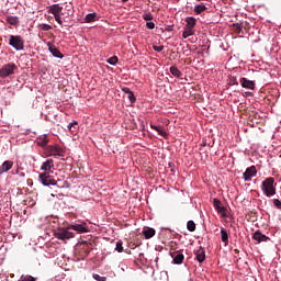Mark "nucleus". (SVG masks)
Masks as SVG:
<instances>
[{
    "label": "nucleus",
    "instance_id": "nucleus-34",
    "mask_svg": "<svg viewBox=\"0 0 281 281\" xmlns=\"http://www.w3.org/2000/svg\"><path fill=\"white\" fill-rule=\"evenodd\" d=\"M127 98H128L131 104H135V102L137 101V98H135V93H133V92L127 93Z\"/></svg>",
    "mask_w": 281,
    "mask_h": 281
},
{
    "label": "nucleus",
    "instance_id": "nucleus-44",
    "mask_svg": "<svg viewBox=\"0 0 281 281\" xmlns=\"http://www.w3.org/2000/svg\"><path fill=\"white\" fill-rule=\"evenodd\" d=\"M123 91H124V93H132L133 92V91H131L130 88H123Z\"/></svg>",
    "mask_w": 281,
    "mask_h": 281
},
{
    "label": "nucleus",
    "instance_id": "nucleus-21",
    "mask_svg": "<svg viewBox=\"0 0 281 281\" xmlns=\"http://www.w3.org/2000/svg\"><path fill=\"white\" fill-rule=\"evenodd\" d=\"M155 234H156L155 228L147 227L143 231V236H145L146 240H150V238H153Z\"/></svg>",
    "mask_w": 281,
    "mask_h": 281
},
{
    "label": "nucleus",
    "instance_id": "nucleus-33",
    "mask_svg": "<svg viewBox=\"0 0 281 281\" xmlns=\"http://www.w3.org/2000/svg\"><path fill=\"white\" fill-rule=\"evenodd\" d=\"M124 243H122V240L116 241V246H115V251H117L119 254H122V251H124Z\"/></svg>",
    "mask_w": 281,
    "mask_h": 281
},
{
    "label": "nucleus",
    "instance_id": "nucleus-1",
    "mask_svg": "<svg viewBox=\"0 0 281 281\" xmlns=\"http://www.w3.org/2000/svg\"><path fill=\"white\" fill-rule=\"evenodd\" d=\"M277 187L278 183L276 182V178L268 177L261 182L260 190L263 196H267V199H271V196H276L277 194Z\"/></svg>",
    "mask_w": 281,
    "mask_h": 281
},
{
    "label": "nucleus",
    "instance_id": "nucleus-26",
    "mask_svg": "<svg viewBox=\"0 0 281 281\" xmlns=\"http://www.w3.org/2000/svg\"><path fill=\"white\" fill-rule=\"evenodd\" d=\"M95 19H98V13H95V12L88 13V14L85 16V21H86L87 23H93V21H95Z\"/></svg>",
    "mask_w": 281,
    "mask_h": 281
},
{
    "label": "nucleus",
    "instance_id": "nucleus-19",
    "mask_svg": "<svg viewBox=\"0 0 281 281\" xmlns=\"http://www.w3.org/2000/svg\"><path fill=\"white\" fill-rule=\"evenodd\" d=\"M195 258L198 260V262H205V249H203V247H200L196 251H195Z\"/></svg>",
    "mask_w": 281,
    "mask_h": 281
},
{
    "label": "nucleus",
    "instance_id": "nucleus-38",
    "mask_svg": "<svg viewBox=\"0 0 281 281\" xmlns=\"http://www.w3.org/2000/svg\"><path fill=\"white\" fill-rule=\"evenodd\" d=\"M272 203H273L274 207H277V210H281V201H280V199H273Z\"/></svg>",
    "mask_w": 281,
    "mask_h": 281
},
{
    "label": "nucleus",
    "instance_id": "nucleus-30",
    "mask_svg": "<svg viewBox=\"0 0 281 281\" xmlns=\"http://www.w3.org/2000/svg\"><path fill=\"white\" fill-rule=\"evenodd\" d=\"M228 85L229 87H238V79L235 76H231L228 78Z\"/></svg>",
    "mask_w": 281,
    "mask_h": 281
},
{
    "label": "nucleus",
    "instance_id": "nucleus-6",
    "mask_svg": "<svg viewBox=\"0 0 281 281\" xmlns=\"http://www.w3.org/2000/svg\"><path fill=\"white\" fill-rule=\"evenodd\" d=\"M69 229L71 228H59L55 232V238L57 240H70V238H74V233H71Z\"/></svg>",
    "mask_w": 281,
    "mask_h": 281
},
{
    "label": "nucleus",
    "instance_id": "nucleus-40",
    "mask_svg": "<svg viewBox=\"0 0 281 281\" xmlns=\"http://www.w3.org/2000/svg\"><path fill=\"white\" fill-rule=\"evenodd\" d=\"M146 27H147V30H155V22H153V21L147 22Z\"/></svg>",
    "mask_w": 281,
    "mask_h": 281
},
{
    "label": "nucleus",
    "instance_id": "nucleus-14",
    "mask_svg": "<svg viewBox=\"0 0 281 281\" xmlns=\"http://www.w3.org/2000/svg\"><path fill=\"white\" fill-rule=\"evenodd\" d=\"M52 168H54V159L52 158L46 159L41 166V170L44 172H52Z\"/></svg>",
    "mask_w": 281,
    "mask_h": 281
},
{
    "label": "nucleus",
    "instance_id": "nucleus-11",
    "mask_svg": "<svg viewBox=\"0 0 281 281\" xmlns=\"http://www.w3.org/2000/svg\"><path fill=\"white\" fill-rule=\"evenodd\" d=\"M213 206L215 207L217 214H222V216L225 218L227 214H225V206L221 203V200L213 199Z\"/></svg>",
    "mask_w": 281,
    "mask_h": 281
},
{
    "label": "nucleus",
    "instance_id": "nucleus-18",
    "mask_svg": "<svg viewBox=\"0 0 281 281\" xmlns=\"http://www.w3.org/2000/svg\"><path fill=\"white\" fill-rule=\"evenodd\" d=\"M37 146L41 148H46L47 144H49V139H47V134L40 135L36 140Z\"/></svg>",
    "mask_w": 281,
    "mask_h": 281
},
{
    "label": "nucleus",
    "instance_id": "nucleus-42",
    "mask_svg": "<svg viewBox=\"0 0 281 281\" xmlns=\"http://www.w3.org/2000/svg\"><path fill=\"white\" fill-rule=\"evenodd\" d=\"M243 179H244V181H251L250 176H248V175L246 173V171L243 173Z\"/></svg>",
    "mask_w": 281,
    "mask_h": 281
},
{
    "label": "nucleus",
    "instance_id": "nucleus-16",
    "mask_svg": "<svg viewBox=\"0 0 281 281\" xmlns=\"http://www.w3.org/2000/svg\"><path fill=\"white\" fill-rule=\"evenodd\" d=\"M186 29L194 31V27H196V18L194 16H188L186 18Z\"/></svg>",
    "mask_w": 281,
    "mask_h": 281
},
{
    "label": "nucleus",
    "instance_id": "nucleus-25",
    "mask_svg": "<svg viewBox=\"0 0 281 281\" xmlns=\"http://www.w3.org/2000/svg\"><path fill=\"white\" fill-rule=\"evenodd\" d=\"M193 10H194L195 14H203V12H205V10H207V7H205V4H203V3H201V4H196Z\"/></svg>",
    "mask_w": 281,
    "mask_h": 281
},
{
    "label": "nucleus",
    "instance_id": "nucleus-31",
    "mask_svg": "<svg viewBox=\"0 0 281 281\" xmlns=\"http://www.w3.org/2000/svg\"><path fill=\"white\" fill-rule=\"evenodd\" d=\"M18 281H36V278L30 274H22Z\"/></svg>",
    "mask_w": 281,
    "mask_h": 281
},
{
    "label": "nucleus",
    "instance_id": "nucleus-9",
    "mask_svg": "<svg viewBox=\"0 0 281 281\" xmlns=\"http://www.w3.org/2000/svg\"><path fill=\"white\" fill-rule=\"evenodd\" d=\"M48 14H53V16L61 14L63 13V5L60 3L52 4L47 7Z\"/></svg>",
    "mask_w": 281,
    "mask_h": 281
},
{
    "label": "nucleus",
    "instance_id": "nucleus-32",
    "mask_svg": "<svg viewBox=\"0 0 281 281\" xmlns=\"http://www.w3.org/2000/svg\"><path fill=\"white\" fill-rule=\"evenodd\" d=\"M117 60H119L117 56H112L109 59H106V63L108 65H112L113 67H115V65H117Z\"/></svg>",
    "mask_w": 281,
    "mask_h": 281
},
{
    "label": "nucleus",
    "instance_id": "nucleus-12",
    "mask_svg": "<svg viewBox=\"0 0 281 281\" xmlns=\"http://www.w3.org/2000/svg\"><path fill=\"white\" fill-rule=\"evenodd\" d=\"M254 240L257 243H267L271 240L267 235L262 234L260 231H256L252 235Z\"/></svg>",
    "mask_w": 281,
    "mask_h": 281
},
{
    "label": "nucleus",
    "instance_id": "nucleus-35",
    "mask_svg": "<svg viewBox=\"0 0 281 281\" xmlns=\"http://www.w3.org/2000/svg\"><path fill=\"white\" fill-rule=\"evenodd\" d=\"M143 19H144V21H153V19H154L153 13H150V12L144 13Z\"/></svg>",
    "mask_w": 281,
    "mask_h": 281
},
{
    "label": "nucleus",
    "instance_id": "nucleus-17",
    "mask_svg": "<svg viewBox=\"0 0 281 281\" xmlns=\"http://www.w3.org/2000/svg\"><path fill=\"white\" fill-rule=\"evenodd\" d=\"M150 128H153V131H156V133H158V135H160V137H164L165 139L168 137V133L161 125H153L151 124Z\"/></svg>",
    "mask_w": 281,
    "mask_h": 281
},
{
    "label": "nucleus",
    "instance_id": "nucleus-3",
    "mask_svg": "<svg viewBox=\"0 0 281 281\" xmlns=\"http://www.w3.org/2000/svg\"><path fill=\"white\" fill-rule=\"evenodd\" d=\"M9 45L15 49V52H23L25 48V42L21 35H10Z\"/></svg>",
    "mask_w": 281,
    "mask_h": 281
},
{
    "label": "nucleus",
    "instance_id": "nucleus-45",
    "mask_svg": "<svg viewBox=\"0 0 281 281\" xmlns=\"http://www.w3.org/2000/svg\"><path fill=\"white\" fill-rule=\"evenodd\" d=\"M245 95H246L247 98H251V95H254V93H252V92H249V91H246V92H245Z\"/></svg>",
    "mask_w": 281,
    "mask_h": 281
},
{
    "label": "nucleus",
    "instance_id": "nucleus-15",
    "mask_svg": "<svg viewBox=\"0 0 281 281\" xmlns=\"http://www.w3.org/2000/svg\"><path fill=\"white\" fill-rule=\"evenodd\" d=\"M171 258H173V265H182L183 260L186 259V256L181 252H170Z\"/></svg>",
    "mask_w": 281,
    "mask_h": 281
},
{
    "label": "nucleus",
    "instance_id": "nucleus-36",
    "mask_svg": "<svg viewBox=\"0 0 281 281\" xmlns=\"http://www.w3.org/2000/svg\"><path fill=\"white\" fill-rule=\"evenodd\" d=\"M54 19H55L56 23H58V25H60V27H63V15L61 14L54 15Z\"/></svg>",
    "mask_w": 281,
    "mask_h": 281
},
{
    "label": "nucleus",
    "instance_id": "nucleus-29",
    "mask_svg": "<svg viewBox=\"0 0 281 281\" xmlns=\"http://www.w3.org/2000/svg\"><path fill=\"white\" fill-rule=\"evenodd\" d=\"M190 36H194V31L184 27L182 38H190Z\"/></svg>",
    "mask_w": 281,
    "mask_h": 281
},
{
    "label": "nucleus",
    "instance_id": "nucleus-2",
    "mask_svg": "<svg viewBox=\"0 0 281 281\" xmlns=\"http://www.w3.org/2000/svg\"><path fill=\"white\" fill-rule=\"evenodd\" d=\"M44 155H46V157L60 159V157H65V149H63V147H60L58 144L48 145L44 149Z\"/></svg>",
    "mask_w": 281,
    "mask_h": 281
},
{
    "label": "nucleus",
    "instance_id": "nucleus-24",
    "mask_svg": "<svg viewBox=\"0 0 281 281\" xmlns=\"http://www.w3.org/2000/svg\"><path fill=\"white\" fill-rule=\"evenodd\" d=\"M245 172L247 173L248 177H250V179L252 177H256V175H258V170L256 169V166L248 167Z\"/></svg>",
    "mask_w": 281,
    "mask_h": 281
},
{
    "label": "nucleus",
    "instance_id": "nucleus-10",
    "mask_svg": "<svg viewBox=\"0 0 281 281\" xmlns=\"http://www.w3.org/2000/svg\"><path fill=\"white\" fill-rule=\"evenodd\" d=\"M240 85H241L243 89H250L251 91H254V89H256V81L249 80L245 77H243L240 79Z\"/></svg>",
    "mask_w": 281,
    "mask_h": 281
},
{
    "label": "nucleus",
    "instance_id": "nucleus-4",
    "mask_svg": "<svg viewBox=\"0 0 281 281\" xmlns=\"http://www.w3.org/2000/svg\"><path fill=\"white\" fill-rule=\"evenodd\" d=\"M19 67L14 63H9L3 65L0 68V78H10V76H14V71H16Z\"/></svg>",
    "mask_w": 281,
    "mask_h": 281
},
{
    "label": "nucleus",
    "instance_id": "nucleus-20",
    "mask_svg": "<svg viewBox=\"0 0 281 281\" xmlns=\"http://www.w3.org/2000/svg\"><path fill=\"white\" fill-rule=\"evenodd\" d=\"M7 23H9V25H13L16 27V25H19V23H21V21L19 20V16L16 15H8L5 18Z\"/></svg>",
    "mask_w": 281,
    "mask_h": 281
},
{
    "label": "nucleus",
    "instance_id": "nucleus-5",
    "mask_svg": "<svg viewBox=\"0 0 281 281\" xmlns=\"http://www.w3.org/2000/svg\"><path fill=\"white\" fill-rule=\"evenodd\" d=\"M38 180L42 186H45L47 188H49V186H57V182L55 181L54 177L49 175V171H44L43 173H40Z\"/></svg>",
    "mask_w": 281,
    "mask_h": 281
},
{
    "label": "nucleus",
    "instance_id": "nucleus-22",
    "mask_svg": "<svg viewBox=\"0 0 281 281\" xmlns=\"http://www.w3.org/2000/svg\"><path fill=\"white\" fill-rule=\"evenodd\" d=\"M221 236H222V243H224L225 246L229 245V234H227V229L222 227Z\"/></svg>",
    "mask_w": 281,
    "mask_h": 281
},
{
    "label": "nucleus",
    "instance_id": "nucleus-37",
    "mask_svg": "<svg viewBox=\"0 0 281 281\" xmlns=\"http://www.w3.org/2000/svg\"><path fill=\"white\" fill-rule=\"evenodd\" d=\"M92 278H93V280H97V281H106V277H102L98 273H93Z\"/></svg>",
    "mask_w": 281,
    "mask_h": 281
},
{
    "label": "nucleus",
    "instance_id": "nucleus-8",
    "mask_svg": "<svg viewBox=\"0 0 281 281\" xmlns=\"http://www.w3.org/2000/svg\"><path fill=\"white\" fill-rule=\"evenodd\" d=\"M48 52L54 56V58H65V55L60 53V50L56 47V45L52 44V42L47 43Z\"/></svg>",
    "mask_w": 281,
    "mask_h": 281
},
{
    "label": "nucleus",
    "instance_id": "nucleus-39",
    "mask_svg": "<svg viewBox=\"0 0 281 281\" xmlns=\"http://www.w3.org/2000/svg\"><path fill=\"white\" fill-rule=\"evenodd\" d=\"M153 49H154V52L161 53V52H164V46H162V45H159V46L154 45V46H153Z\"/></svg>",
    "mask_w": 281,
    "mask_h": 281
},
{
    "label": "nucleus",
    "instance_id": "nucleus-23",
    "mask_svg": "<svg viewBox=\"0 0 281 281\" xmlns=\"http://www.w3.org/2000/svg\"><path fill=\"white\" fill-rule=\"evenodd\" d=\"M170 74L175 76V78H181L183 76V72L177 68V66H171L169 69Z\"/></svg>",
    "mask_w": 281,
    "mask_h": 281
},
{
    "label": "nucleus",
    "instance_id": "nucleus-41",
    "mask_svg": "<svg viewBox=\"0 0 281 281\" xmlns=\"http://www.w3.org/2000/svg\"><path fill=\"white\" fill-rule=\"evenodd\" d=\"M42 30H43L44 32H49V30H52V25H49V24H43Z\"/></svg>",
    "mask_w": 281,
    "mask_h": 281
},
{
    "label": "nucleus",
    "instance_id": "nucleus-7",
    "mask_svg": "<svg viewBox=\"0 0 281 281\" xmlns=\"http://www.w3.org/2000/svg\"><path fill=\"white\" fill-rule=\"evenodd\" d=\"M68 229H72L74 232H77V234H87L89 232V226H87V223H72L68 226Z\"/></svg>",
    "mask_w": 281,
    "mask_h": 281
},
{
    "label": "nucleus",
    "instance_id": "nucleus-13",
    "mask_svg": "<svg viewBox=\"0 0 281 281\" xmlns=\"http://www.w3.org/2000/svg\"><path fill=\"white\" fill-rule=\"evenodd\" d=\"M14 166V161L12 160H5L0 166V175H4V172H9V170H12V167Z\"/></svg>",
    "mask_w": 281,
    "mask_h": 281
},
{
    "label": "nucleus",
    "instance_id": "nucleus-46",
    "mask_svg": "<svg viewBox=\"0 0 281 281\" xmlns=\"http://www.w3.org/2000/svg\"><path fill=\"white\" fill-rule=\"evenodd\" d=\"M16 175H18V177H22V178L25 177V172H19L18 171Z\"/></svg>",
    "mask_w": 281,
    "mask_h": 281
},
{
    "label": "nucleus",
    "instance_id": "nucleus-27",
    "mask_svg": "<svg viewBox=\"0 0 281 281\" xmlns=\"http://www.w3.org/2000/svg\"><path fill=\"white\" fill-rule=\"evenodd\" d=\"M187 229H188V232L196 231V224L194 223V221L190 220L187 222Z\"/></svg>",
    "mask_w": 281,
    "mask_h": 281
},
{
    "label": "nucleus",
    "instance_id": "nucleus-47",
    "mask_svg": "<svg viewBox=\"0 0 281 281\" xmlns=\"http://www.w3.org/2000/svg\"><path fill=\"white\" fill-rule=\"evenodd\" d=\"M121 3H128V0H121Z\"/></svg>",
    "mask_w": 281,
    "mask_h": 281
},
{
    "label": "nucleus",
    "instance_id": "nucleus-48",
    "mask_svg": "<svg viewBox=\"0 0 281 281\" xmlns=\"http://www.w3.org/2000/svg\"><path fill=\"white\" fill-rule=\"evenodd\" d=\"M188 281H194L192 278H190Z\"/></svg>",
    "mask_w": 281,
    "mask_h": 281
},
{
    "label": "nucleus",
    "instance_id": "nucleus-43",
    "mask_svg": "<svg viewBox=\"0 0 281 281\" xmlns=\"http://www.w3.org/2000/svg\"><path fill=\"white\" fill-rule=\"evenodd\" d=\"M168 166L169 168H171V172H177V168H175V164L169 162Z\"/></svg>",
    "mask_w": 281,
    "mask_h": 281
},
{
    "label": "nucleus",
    "instance_id": "nucleus-28",
    "mask_svg": "<svg viewBox=\"0 0 281 281\" xmlns=\"http://www.w3.org/2000/svg\"><path fill=\"white\" fill-rule=\"evenodd\" d=\"M75 126H78V121L70 122L68 124L67 128H68V131H70V133H76V131H78V128Z\"/></svg>",
    "mask_w": 281,
    "mask_h": 281
}]
</instances>
